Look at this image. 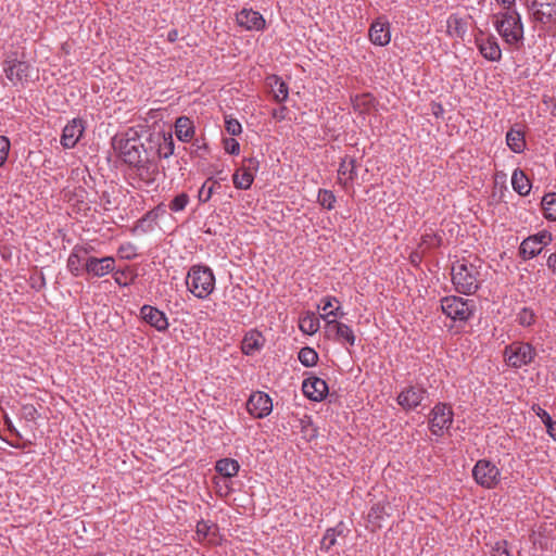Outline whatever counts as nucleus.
Listing matches in <instances>:
<instances>
[{
    "mask_svg": "<svg viewBox=\"0 0 556 556\" xmlns=\"http://www.w3.org/2000/svg\"><path fill=\"white\" fill-rule=\"evenodd\" d=\"M233 185L237 189L248 190L254 180V174L241 166L232 176Z\"/></svg>",
    "mask_w": 556,
    "mask_h": 556,
    "instance_id": "nucleus-28",
    "label": "nucleus"
},
{
    "mask_svg": "<svg viewBox=\"0 0 556 556\" xmlns=\"http://www.w3.org/2000/svg\"><path fill=\"white\" fill-rule=\"evenodd\" d=\"M23 413L27 419L34 420L37 415V409L33 405H26L23 407Z\"/></svg>",
    "mask_w": 556,
    "mask_h": 556,
    "instance_id": "nucleus-54",
    "label": "nucleus"
},
{
    "mask_svg": "<svg viewBox=\"0 0 556 556\" xmlns=\"http://www.w3.org/2000/svg\"><path fill=\"white\" fill-rule=\"evenodd\" d=\"M334 202H336V197L332 193V191L327 190V189H320L319 190V192H318V203L323 207H325L327 210H332L333 206H334Z\"/></svg>",
    "mask_w": 556,
    "mask_h": 556,
    "instance_id": "nucleus-43",
    "label": "nucleus"
},
{
    "mask_svg": "<svg viewBox=\"0 0 556 556\" xmlns=\"http://www.w3.org/2000/svg\"><path fill=\"white\" fill-rule=\"evenodd\" d=\"M542 249H543L542 247L538 245V241L528 237L527 239H525L521 242V244L519 247V255L523 260H530V258L534 257L535 255L540 254Z\"/></svg>",
    "mask_w": 556,
    "mask_h": 556,
    "instance_id": "nucleus-30",
    "label": "nucleus"
},
{
    "mask_svg": "<svg viewBox=\"0 0 556 556\" xmlns=\"http://www.w3.org/2000/svg\"><path fill=\"white\" fill-rule=\"evenodd\" d=\"M217 181L213 180L212 177L207 178V180L203 184V186L199 190L198 199L202 203H206L212 198L214 193V186Z\"/></svg>",
    "mask_w": 556,
    "mask_h": 556,
    "instance_id": "nucleus-41",
    "label": "nucleus"
},
{
    "mask_svg": "<svg viewBox=\"0 0 556 556\" xmlns=\"http://www.w3.org/2000/svg\"><path fill=\"white\" fill-rule=\"evenodd\" d=\"M286 111H287L286 106H281L280 109H275V110H273V113H271L273 117L278 121H282L286 117Z\"/></svg>",
    "mask_w": 556,
    "mask_h": 556,
    "instance_id": "nucleus-58",
    "label": "nucleus"
},
{
    "mask_svg": "<svg viewBox=\"0 0 556 556\" xmlns=\"http://www.w3.org/2000/svg\"><path fill=\"white\" fill-rule=\"evenodd\" d=\"M472 301L460 296L448 295L441 300L442 312L455 321H467L473 314Z\"/></svg>",
    "mask_w": 556,
    "mask_h": 556,
    "instance_id": "nucleus-5",
    "label": "nucleus"
},
{
    "mask_svg": "<svg viewBox=\"0 0 556 556\" xmlns=\"http://www.w3.org/2000/svg\"><path fill=\"white\" fill-rule=\"evenodd\" d=\"M189 291L199 299H205L215 287V277L210 267L193 266L186 279Z\"/></svg>",
    "mask_w": 556,
    "mask_h": 556,
    "instance_id": "nucleus-2",
    "label": "nucleus"
},
{
    "mask_svg": "<svg viewBox=\"0 0 556 556\" xmlns=\"http://www.w3.org/2000/svg\"><path fill=\"white\" fill-rule=\"evenodd\" d=\"M511 185L514 190L520 195L529 194L531 190V182L525 172L520 168H516L511 176Z\"/></svg>",
    "mask_w": 556,
    "mask_h": 556,
    "instance_id": "nucleus-24",
    "label": "nucleus"
},
{
    "mask_svg": "<svg viewBox=\"0 0 556 556\" xmlns=\"http://www.w3.org/2000/svg\"><path fill=\"white\" fill-rule=\"evenodd\" d=\"M339 302L336 298H331V296H327L325 299L321 300V302L324 303V305L321 306V309L324 312H327L328 308L332 307V302Z\"/></svg>",
    "mask_w": 556,
    "mask_h": 556,
    "instance_id": "nucleus-59",
    "label": "nucleus"
},
{
    "mask_svg": "<svg viewBox=\"0 0 556 556\" xmlns=\"http://www.w3.org/2000/svg\"><path fill=\"white\" fill-rule=\"evenodd\" d=\"M3 71L13 86H23L28 80L30 65L16 59L5 60Z\"/></svg>",
    "mask_w": 556,
    "mask_h": 556,
    "instance_id": "nucleus-11",
    "label": "nucleus"
},
{
    "mask_svg": "<svg viewBox=\"0 0 556 556\" xmlns=\"http://www.w3.org/2000/svg\"><path fill=\"white\" fill-rule=\"evenodd\" d=\"M152 213H155V216L159 218L160 216L166 213V206L163 203H160L154 208L151 210Z\"/></svg>",
    "mask_w": 556,
    "mask_h": 556,
    "instance_id": "nucleus-62",
    "label": "nucleus"
},
{
    "mask_svg": "<svg viewBox=\"0 0 556 556\" xmlns=\"http://www.w3.org/2000/svg\"><path fill=\"white\" fill-rule=\"evenodd\" d=\"M535 314L532 308L523 307L517 315V321L522 327H530L535 323Z\"/></svg>",
    "mask_w": 556,
    "mask_h": 556,
    "instance_id": "nucleus-42",
    "label": "nucleus"
},
{
    "mask_svg": "<svg viewBox=\"0 0 556 556\" xmlns=\"http://www.w3.org/2000/svg\"><path fill=\"white\" fill-rule=\"evenodd\" d=\"M506 142L509 149L515 153H521L526 148L523 132L513 128L506 134Z\"/></svg>",
    "mask_w": 556,
    "mask_h": 556,
    "instance_id": "nucleus-27",
    "label": "nucleus"
},
{
    "mask_svg": "<svg viewBox=\"0 0 556 556\" xmlns=\"http://www.w3.org/2000/svg\"><path fill=\"white\" fill-rule=\"evenodd\" d=\"M10 150V141L5 136H2V165L5 163L8 159Z\"/></svg>",
    "mask_w": 556,
    "mask_h": 556,
    "instance_id": "nucleus-55",
    "label": "nucleus"
},
{
    "mask_svg": "<svg viewBox=\"0 0 556 556\" xmlns=\"http://www.w3.org/2000/svg\"><path fill=\"white\" fill-rule=\"evenodd\" d=\"M239 463L232 458H222L216 463V471L225 478H231L239 471Z\"/></svg>",
    "mask_w": 556,
    "mask_h": 556,
    "instance_id": "nucleus-26",
    "label": "nucleus"
},
{
    "mask_svg": "<svg viewBox=\"0 0 556 556\" xmlns=\"http://www.w3.org/2000/svg\"><path fill=\"white\" fill-rule=\"evenodd\" d=\"M494 18V26L505 42L518 45L523 40V25L516 10L500 12Z\"/></svg>",
    "mask_w": 556,
    "mask_h": 556,
    "instance_id": "nucleus-1",
    "label": "nucleus"
},
{
    "mask_svg": "<svg viewBox=\"0 0 556 556\" xmlns=\"http://www.w3.org/2000/svg\"><path fill=\"white\" fill-rule=\"evenodd\" d=\"M480 53L489 61L497 62L501 60L502 51L496 41V38L491 36L486 40L478 43Z\"/></svg>",
    "mask_w": 556,
    "mask_h": 556,
    "instance_id": "nucleus-21",
    "label": "nucleus"
},
{
    "mask_svg": "<svg viewBox=\"0 0 556 556\" xmlns=\"http://www.w3.org/2000/svg\"><path fill=\"white\" fill-rule=\"evenodd\" d=\"M261 348L258 339H254L253 337H245L242 341V351L244 354L250 355L254 351Z\"/></svg>",
    "mask_w": 556,
    "mask_h": 556,
    "instance_id": "nucleus-46",
    "label": "nucleus"
},
{
    "mask_svg": "<svg viewBox=\"0 0 556 556\" xmlns=\"http://www.w3.org/2000/svg\"><path fill=\"white\" fill-rule=\"evenodd\" d=\"M375 97L370 93L357 94L352 98V104L356 112L365 114L375 105Z\"/></svg>",
    "mask_w": 556,
    "mask_h": 556,
    "instance_id": "nucleus-29",
    "label": "nucleus"
},
{
    "mask_svg": "<svg viewBox=\"0 0 556 556\" xmlns=\"http://www.w3.org/2000/svg\"><path fill=\"white\" fill-rule=\"evenodd\" d=\"M369 38L374 45L386 46L390 42L391 35L388 23L375 22L369 29Z\"/></svg>",
    "mask_w": 556,
    "mask_h": 556,
    "instance_id": "nucleus-19",
    "label": "nucleus"
},
{
    "mask_svg": "<svg viewBox=\"0 0 556 556\" xmlns=\"http://www.w3.org/2000/svg\"><path fill=\"white\" fill-rule=\"evenodd\" d=\"M345 315L344 312L341 311V307L340 306H337L334 309H331L329 312H327L325 315H323L321 317L324 319H329L330 317H332V319H337L338 317H343Z\"/></svg>",
    "mask_w": 556,
    "mask_h": 556,
    "instance_id": "nucleus-53",
    "label": "nucleus"
},
{
    "mask_svg": "<svg viewBox=\"0 0 556 556\" xmlns=\"http://www.w3.org/2000/svg\"><path fill=\"white\" fill-rule=\"evenodd\" d=\"M115 260L113 257L97 258L93 256L87 257L85 262V269L97 277H102L114 269Z\"/></svg>",
    "mask_w": 556,
    "mask_h": 556,
    "instance_id": "nucleus-17",
    "label": "nucleus"
},
{
    "mask_svg": "<svg viewBox=\"0 0 556 556\" xmlns=\"http://www.w3.org/2000/svg\"><path fill=\"white\" fill-rule=\"evenodd\" d=\"M476 482L486 489L495 488L500 482V469L490 460L480 459L472 469Z\"/></svg>",
    "mask_w": 556,
    "mask_h": 556,
    "instance_id": "nucleus-7",
    "label": "nucleus"
},
{
    "mask_svg": "<svg viewBox=\"0 0 556 556\" xmlns=\"http://www.w3.org/2000/svg\"><path fill=\"white\" fill-rule=\"evenodd\" d=\"M356 176V160L353 157H345L340 163L338 169V178L341 184L346 186L348 181H352Z\"/></svg>",
    "mask_w": 556,
    "mask_h": 556,
    "instance_id": "nucleus-22",
    "label": "nucleus"
},
{
    "mask_svg": "<svg viewBox=\"0 0 556 556\" xmlns=\"http://www.w3.org/2000/svg\"><path fill=\"white\" fill-rule=\"evenodd\" d=\"M142 148H140V163L154 162L156 161V153L154 152V142L151 140L149 135L144 140L141 139Z\"/></svg>",
    "mask_w": 556,
    "mask_h": 556,
    "instance_id": "nucleus-35",
    "label": "nucleus"
},
{
    "mask_svg": "<svg viewBox=\"0 0 556 556\" xmlns=\"http://www.w3.org/2000/svg\"><path fill=\"white\" fill-rule=\"evenodd\" d=\"M157 217L151 211L147 212L135 225L134 231L148 232L153 229Z\"/></svg>",
    "mask_w": 556,
    "mask_h": 556,
    "instance_id": "nucleus-38",
    "label": "nucleus"
},
{
    "mask_svg": "<svg viewBox=\"0 0 556 556\" xmlns=\"http://www.w3.org/2000/svg\"><path fill=\"white\" fill-rule=\"evenodd\" d=\"M224 147H225L226 152H228L229 154H232V155L238 154L240 151V144L233 138H226L224 140Z\"/></svg>",
    "mask_w": 556,
    "mask_h": 556,
    "instance_id": "nucleus-48",
    "label": "nucleus"
},
{
    "mask_svg": "<svg viewBox=\"0 0 556 556\" xmlns=\"http://www.w3.org/2000/svg\"><path fill=\"white\" fill-rule=\"evenodd\" d=\"M273 83H270V87L274 93V98L277 102L281 103L288 98V86L281 80L278 76H273L270 78Z\"/></svg>",
    "mask_w": 556,
    "mask_h": 556,
    "instance_id": "nucleus-33",
    "label": "nucleus"
},
{
    "mask_svg": "<svg viewBox=\"0 0 556 556\" xmlns=\"http://www.w3.org/2000/svg\"><path fill=\"white\" fill-rule=\"evenodd\" d=\"M426 238H431V240H432L431 245H433V247H440L442 244V237L441 236H438L435 233H433V235H425V236H422V242H427Z\"/></svg>",
    "mask_w": 556,
    "mask_h": 556,
    "instance_id": "nucleus-56",
    "label": "nucleus"
},
{
    "mask_svg": "<svg viewBox=\"0 0 556 556\" xmlns=\"http://www.w3.org/2000/svg\"><path fill=\"white\" fill-rule=\"evenodd\" d=\"M531 238L538 241L539 247L547 245L552 241V233L543 230L540 233L532 236Z\"/></svg>",
    "mask_w": 556,
    "mask_h": 556,
    "instance_id": "nucleus-49",
    "label": "nucleus"
},
{
    "mask_svg": "<svg viewBox=\"0 0 556 556\" xmlns=\"http://www.w3.org/2000/svg\"><path fill=\"white\" fill-rule=\"evenodd\" d=\"M386 515H387L386 506L381 503H377L371 506L367 518L374 528H381L382 527L381 522Z\"/></svg>",
    "mask_w": 556,
    "mask_h": 556,
    "instance_id": "nucleus-36",
    "label": "nucleus"
},
{
    "mask_svg": "<svg viewBox=\"0 0 556 556\" xmlns=\"http://www.w3.org/2000/svg\"><path fill=\"white\" fill-rule=\"evenodd\" d=\"M298 358L303 366L312 367L317 364L318 354L314 349L304 346L300 350Z\"/></svg>",
    "mask_w": 556,
    "mask_h": 556,
    "instance_id": "nucleus-40",
    "label": "nucleus"
},
{
    "mask_svg": "<svg viewBox=\"0 0 556 556\" xmlns=\"http://www.w3.org/2000/svg\"><path fill=\"white\" fill-rule=\"evenodd\" d=\"M2 420L4 422V425L7 426L8 430L10 431L11 434H15L17 438H20V434L18 432L16 431V429L13 427L10 418L7 416V415H2Z\"/></svg>",
    "mask_w": 556,
    "mask_h": 556,
    "instance_id": "nucleus-57",
    "label": "nucleus"
},
{
    "mask_svg": "<svg viewBox=\"0 0 556 556\" xmlns=\"http://www.w3.org/2000/svg\"><path fill=\"white\" fill-rule=\"evenodd\" d=\"M300 329L306 334H314L319 329V319L314 314H307L300 319Z\"/></svg>",
    "mask_w": 556,
    "mask_h": 556,
    "instance_id": "nucleus-39",
    "label": "nucleus"
},
{
    "mask_svg": "<svg viewBox=\"0 0 556 556\" xmlns=\"http://www.w3.org/2000/svg\"><path fill=\"white\" fill-rule=\"evenodd\" d=\"M242 166L254 174L258 169L260 161L256 157L244 159Z\"/></svg>",
    "mask_w": 556,
    "mask_h": 556,
    "instance_id": "nucleus-51",
    "label": "nucleus"
},
{
    "mask_svg": "<svg viewBox=\"0 0 556 556\" xmlns=\"http://www.w3.org/2000/svg\"><path fill=\"white\" fill-rule=\"evenodd\" d=\"M325 320H326L325 333H326L327 338L333 339V336H336V333H337V327H334V325L339 324L340 321H338L337 319H328V318Z\"/></svg>",
    "mask_w": 556,
    "mask_h": 556,
    "instance_id": "nucleus-50",
    "label": "nucleus"
},
{
    "mask_svg": "<svg viewBox=\"0 0 556 556\" xmlns=\"http://www.w3.org/2000/svg\"><path fill=\"white\" fill-rule=\"evenodd\" d=\"M302 391L309 400L320 402L327 396L329 389L324 379L312 376L303 381Z\"/></svg>",
    "mask_w": 556,
    "mask_h": 556,
    "instance_id": "nucleus-13",
    "label": "nucleus"
},
{
    "mask_svg": "<svg viewBox=\"0 0 556 556\" xmlns=\"http://www.w3.org/2000/svg\"><path fill=\"white\" fill-rule=\"evenodd\" d=\"M533 410L545 425L547 433L556 441V421H554L551 415L539 405H533Z\"/></svg>",
    "mask_w": 556,
    "mask_h": 556,
    "instance_id": "nucleus-37",
    "label": "nucleus"
},
{
    "mask_svg": "<svg viewBox=\"0 0 556 556\" xmlns=\"http://www.w3.org/2000/svg\"><path fill=\"white\" fill-rule=\"evenodd\" d=\"M493 556H510V555L506 547H503L500 545V543H497L496 547L494 548Z\"/></svg>",
    "mask_w": 556,
    "mask_h": 556,
    "instance_id": "nucleus-61",
    "label": "nucleus"
},
{
    "mask_svg": "<svg viewBox=\"0 0 556 556\" xmlns=\"http://www.w3.org/2000/svg\"><path fill=\"white\" fill-rule=\"evenodd\" d=\"M543 102H544L545 104H548V103H551V104H552L551 114H552L553 116H556V99H555V98H553V97H546V96H545V97H544V99H543Z\"/></svg>",
    "mask_w": 556,
    "mask_h": 556,
    "instance_id": "nucleus-60",
    "label": "nucleus"
},
{
    "mask_svg": "<svg viewBox=\"0 0 556 556\" xmlns=\"http://www.w3.org/2000/svg\"><path fill=\"white\" fill-rule=\"evenodd\" d=\"M189 203V195L186 192L177 194L168 204V208L173 212L184 211Z\"/></svg>",
    "mask_w": 556,
    "mask_h": 556,
    "instance_id": "nucleus-44",
    "label": "nucleus"
},
{
    "mask_svg": "<svg viewBox=\"0 0 556 556\" xmlns=\"http://www.w3.org/2000/svg\"><path fill=\"white\" fill-rule=\"evenodd\" d=\"M225 128L231 136H238L242 131L241 124L235 118H226Z\"/></svg>",
    "mask_w": 556,
    "mask_h": 556,
    "instance_id": "nucleus-47",
    "label": "nucleus"
},
{
    "mask_svg": "<svg viewBox=\"0 0 556 556\" xmlns=\"http://www.w3.org/2000/svg\"><path fill=\"white\" fill-rule=\"evenodd\" d=\"M176 137L184 142H188L194 135L192 122L187 116H180L175 123Z\"/></svg>",
    "mask_w": 556,
    "mask_h": 556,
    "instance_id": "nucleus-23",
    "label": "nucleus"
},
{
    "mask_svg": "<svg viewBox=\"0 0 556 556\" xmlns=\"http://www.w3.org/2000/svg\"><path fill=\"white\" fill-rule=\"evenodd\" d=\"M341 533L342 531H338L336 528L328 529L321 540V548L329 551L336 544V536Z\"/></svg>",
    "mask_w": 556,
    "mask_h": 556,
    "instance_id": "nucleus-45",
    "label": "nucleus"
},
{
    "mask_svg": "<svg viewBox=\"0 0 556 556\" xmlns=\"http://www.w3.org/2000/svg\"><path fill=\"white\" fill-rule=\"evenodd\" d=\"M87 250L84 248H75L67 260L68 270L78 276L83 269L81 262L86 258Z\"/></svg>",
    "mask_w": 556,
    "mask_h": 556,
    "instance_id": "nucleus-25",
    "label": "nucleus"
},
{
    "mask_svg": "<svg viewBox=\"0 0 556 556\" xmlns=\"http://www.w3.org/2000/svg\"><path fill=\"white\" fill-rule=\"evenodd\" d=\"M467 30V22L457 15H451L447 20V33L451 36L463 38Z\"/></svg>",
    "mask_w": 556,
    "mask_h": 556,
    "instance_id": "nucleus-31",
    "label": "nucleus"
},
{
    "mask_svg": "<svg viewBox=\"0 0 556 556\" xmlns=\"http://www.w3.org/2000/svg\"><path fill=\"white\" fill-rule=\"evenodd\" d=\"M478 276L479 271L473 264L463 262L452 266V282L459 293L473 294L479 288Z\"/></svg>",
    "mask_w": 556,
    "mask_h": 556,
    "instance_id": "nucleus-4",
    "label": "nucleus"
},
{
    "mask_svg": "<svg viewBox=\"0 0 556 556\" xmlns=\"http://www.w3.org/2000/svg\"><path fill=\"white\" fill-rule=\"evenodd\" d=\"M178 38V31L176 29H172L167 34V39L169 42H175Z\"/></svg>",
    "mask_w": 556,
    "mask_h": 556,
    "instance_id": "nucleus-64",
    "label": "nucleus"
},
{
    "mask_svg": "<svg viewBox=\"0 0 556 556\" xmlns=\"http://www.w3.org/2000/svg\"><path fill=\"white\" fill-rule=\"evenodd\" d=\"M427 390L420 386H409L397 395V404L405 410L416 409L427 397Z\"/></svg>",
    "mask_w": 556,
    "mask_h": 556,
    "instance_id": "nucleus-10",
    "label": "nucleus"
},
{
    "mask_svg": "<svg viewBox=\"0 0 556 556\" xmlns=\"http://www.w3.org/2000/svg\"><path fill=\"white\" fill-rule=\"evenodd\" d=\"M429 419L430 431L438 437L443 434L444 429H448L453 422L452 408L443 403H438L431 410Z\"/></svg>",
    "mask_w": 556,
    "mask_h": 556,
    "instance_id": "nucleus-9",
    "label": "nucleus"
},
{
    "mask_svg": "<svg viewBox=\"0 0 556 556\" xmlns=\"http://www.w3.org/2000/svg\"><path fill=\"white\" fill-rule=\"evenodd\" d=\"M84 130L85 127L83 121L76 118L73 119L63 129L61 144L66 149L74 148L83 136Z\"/></svg>",
    "mask_w": 556,
    "mask_h": 556,
    "instance_id": "nucleus-16",
    "label": "nucleus"
},
{
    "mask_svg": "<svg viewBox=\"0 0 556 556\" xmlns=\"http://www.w3.org/2000/svg\"><path fill=\"white\" fill-rule=\"evenodd\" d=\"M334 327H337V333L333 336V340L341 342V343H348L349 345L355 344V334L350 326L343 323L336 324Z\"/></svg>",
    "mask_w": 556,
    "mask_h": 556,
    "instance_id": "nucleus-32",
    "label": "nucleus"
},
{
    "mask_svg": "<svg viewBox=\"0 0 556 556\" xmlns=\"http://www.w3.org/2000/svg\"><path fill=\"white\" fill-rule=\"evenodd\" d=\"M547 266L553 271L556 270V253H552L547 258Z\"/></svg>",
    "mask_w": 556,
    "mask_h": 556,
    "instance_id": "nucleus-63",
    "label": "nucleus"
},
{
    "mask_svg": "<svg viewBox=\"0 0 556 556\" xmlns=\"http://www.w3.org/2000/svg\"><path fill=\"white\" fill-rule=\"evenodd\" d=\"M151 140L154 142V152L156 153V161L160 159H168L173 155L175 143L172 134L152 132L150 134Z\"/></svg>",
    "mask_w": 556,
    "mask_h": 556,
    "instance_id": "nucleus-15",
    "label": "nucleus"
},
{
    "mask_svg": "<svg viewBox=\"0 0 556 556\" xmlns=\"http://www.w3.org/2000/svg\"><path fill=\"white\" fill-rule=\"evenodd\" d=\"M541 204L544 211V217L548 220L556 222V193L545 194Z\"/></svg>",
    "mask_w": 556,
    "mask_h": 556,
    "instance_id": "nucleus-34",
    "label": "nucleus"
},
{
    "mask_svg": "<svg viewBox=\"0 0 556 556\" xmlns=\"http://www.w3.org/2000/svg\"><path fill=\"white\" fill-rule=\"evenodd\" d=\"M113 149L118 152L123 161L129 166L139 164L140 161V148L141 137L138 136L137 131L129 130L125 136L116 135L112 139Z\"/></svg>",
    "mask_w": 556,
    "mask_h": 556,
    "instance_id": "nucleus-3",
    "label": "nucleus"
},
{
    "mask_svg": "<svg viewBox=\"0 0 556 556\" xmlns=\"http://www.w3.org/2000/svg\"><path fill=\"white\" fill-rule=\"evenodd\" d=\"M132 167L136 168L137 176L140 178V180L147 185H153L155 182L156 176L159 175L157 161H150L143 164H135Z\"/></svg>",
    "mask_w": 556,
    "mask_h": 556,
    "instance_id": "nucleus-20",
    "label": "nucleus"
},
{
    "mask_svg": "<svg viewBox=\"0 0 556 556\" xmlns=\"http://www.w3.org/2000/svg\"><path fill=\"white\" fill-rule=\"evenodd\" d=\"M247 409L252 416L263 418L273 410L271 399L264 392H255L249 397Z\"/></svg>",
    "mask_w": 556,
    "mask_h": 556,
    "instance_id": "nucleus-12",
    "label": "nucleus"
},
{
    "mask_svg": "<svg viewBox=\"0 0 556 556\" xmlns=\"http://www.w3.org/2000/svg\"><path fill=\"white\" fill-rule=\"evenodd\" d=\"M141 317L157 331H165L168 328V321L165 314L151 305L141 307Z\"/></svg>",
    "mask_w": 556,
    "mask_h": 556,
    "instance_id": "nucleus-18",
    "label": "nucleus"
},
{
    "mask_svg": "<svg viewBox=\"0 0 556 556\" xmlns=\"http://www.w3.org/2000/svg\"><path fill=\"white\" fill-rule=\"evenodd\" d=\"M536 355L535 349L530 343L513 342L505 348L504 356L509 366L520 368L530 364Z\"/></svg>",
    "mask_w": 556,
    "mask_h": 556,
    "instance_id": "nucleus-6",
    "label": "nucleus"
},
{
    "mask_svg": "<svg viewBox=\"0 0 556 556\" xmlns=\"http://www.w3.org/2000/svg\"><path fill=\"white\" fill-rule=\"evenodd\" d=\"M211 525H208L207 521L205 520H200L198 523H197V533L198 534H202L203 536H207L208 535V532L211 530Z\"/></svg>",
    "mask_w": 556,
    "mask_h": 556,
    "instance_id": "nucleus-52",
    "label": "nucleus"
},
{
    "mask_svg": "<svg viewBox=\"0 0 556 556\" xmlns=\"http://www.w3.org/2000/svg\"><path fill=\"white\" fill-rule=\"evenodd\" d=\"M526 7L533 22L549 24L556 16V4L549 0H526Z\"/></svg>",
    "mask_w": 556,
    "mask_h": 556,
    "instance_id": "nucleus-8",
    "label": "nucleus"
},
{
    "mask_svg": "<svg viewBox=\"0 0 556 556\" xmlns=\"http://www.w3.org/2000/svg\"><path fill=\"white\" fill-rule=\"evenodd\" d=\"M237 23L247 30H261L265 27L263 15L252 9H242L236 15Z\"/></svg>",
    "mask_w": 556,
    "mask_h": 556,
    "instance_id": "nucleus-14",
    "label": "nucleus"
}]
</instances>
